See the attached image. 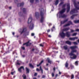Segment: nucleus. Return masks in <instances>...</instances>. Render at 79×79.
<instances>
[{
    "instance_id": "1",
    "label": "nucleus",
    "mask_w": 79,
    "mask_h": 79,
    "mask_svg": "<svg viewBox=\"0 0 79 79\" xmlns=\"http://www.w3.org/2000/svg\"><path fill=\"white\" fill-rule=\"evenodd\" d=\"M77 47L76 46H71L70 47V48L71 49L72 51L69 54V55L70 56H73V57H70V58L71 59H76V58H77V56L75 54H73V53H74V52H76L77 51L75 50H73L74 49H75L76 48H77Z\"/></svg>"
},
{
    "instance_id": "2",
    "label": "nucleus",
    "mask_w": 79,
    "mask_h": 79,
    "mask_svg": "<svg viewBox=\"0 0 79 79\" xmlns=\"http://www.w3.org/2000/svg\"><path fill=\"white\" fill-rule=\"evenodd\" d=\"M66 9V8L63 9L59 11V18H66L67 15L63 14V13H64L65 12Z\"/></svg>"
},
{
    "instance_id": "3",
    "label": "nucleus",
    "mask_w": 79,
    "mask_h": 79,
    "mask_svg": "<svg viewBox=\"0 0 79 79\" xmlns=\"http://www.w3.org/2000/svg\"><path fill=\"white\" fill-rule=\"evenodd\" d=\"M28 19V24H30V25L29 27L30 29H32L34 27V25L33 23H32L31 22L32 21V18L31 17V15H30Z\"/></svg>"
},
{
    "instance_id": "4",
    "label": "nucleus",
    "mask_w": 79,
    "mask_h": 79,
    "mask_svg": "<svg viewBox=\"0 0 79 79\" xmlns=\"http://www.w3.org/2000/svg\"><path fill=\"white\" fill-rule=\"evenodd\" d=\"M70 32L67 31L66 32V33H64L63 31H62L61 33H60V35L62 38H64L65 36H66L68 37H69L71 36L70 34Z\"/></svg>"
},
{
    "instance_id": "5",
    "label": "nucleus",
    "mask_w": 79,
    "mask_h": 79,
    "mask_svg": "<svg viewBox=\"0 0 79 79\" xmlns=\"http://www.w3.org/2000/svg\"><path fill=\"white\" fill-rule=\"evenodd\" d=\"M44 8H42L40 12V16L41 17L40 20L41 23L44 22Z\"/></svg>"
},
{
    "instance_id": "6",
    "label": "nucleus",
    "mask_w": 79,
    "mask_h": 79,
    "mask_svg": "<svg viewBox=\"0 0 79 79\" xmlns=\"http://www.w3.org/2000/svg\"><path fill=\"white\" fill-rule=\"evenodd\" d=\"M21 31L20 32V34H22L23 33H24L27 31V28L26 27H23L22 29H20Z\"/></svg>"
},
{
    "instance_id": "7",
    "label": "nucleus",
    "mask_w": 79,
    "mask_h": 79,
    "mask_svg": "<svg viewBox=\"0 0 79 79\" xmlns=\"http://www.w3.org/2000/svg\"><path fill=\"white\" fill-rule=\"evenodd\" d=\"M78 11L76 9H74L70 11V14L73 15V13H78Z\"/></svg>"
},
{
    "instance_id": "8",
    "label": "nucleus",
    "mask_w": 79,
    "mask_h": 79,
    "mask_svg": "<svg viewBox=\"0 0 79 79\" xmlns=\"http://www.w3.org/2000/svg\"><path fill=\"white\" fill-rule=\"evenodd\" d=\"M30 41H28L27 42L23 44V45H26V47H28V46H30V45H31V44H32V43H30Z\"/></svg>"
},
{
    "instance_id": "9",
    "label": "nucleus",
    "mask_w": 79,
    "mask_h": 79,
    "mask_svg": "<svg viewBox=\"0 0 79 79\" xmlns=\"http://www.w3.org/2000/svg\"><path fill=\"white\" fill-rule=\"evenodd\" d=\"M68 23H69L64 25L63 27H67V26H70L71 24H73V23L71 21H69Z\"/></svg>"
},
{
    "instance_id": "10",
    "label": "nucleus",
    "mask_w": 79,
    "mask_h": 79,
    "mask_svg": "<svg viewBox=\"0 0 79 79\" xmlns=\"http://www.w3.org/2000/svg\"><path fill=\"white\" fill-rule=\"evenodd\" d=\"M22 69H23V71H24V67L22 66L18 69V71L19 72V73H22V70H21Z\"/></svg>"
},
{
    "instance_id": "11",
    "label": "nucleus",
    "mask_w": 79,
    "mask_h": 79,
    "mask_svg": "<svg viewBox=\"0 0 79 79\" xmlns=\"http://www.w3.org/2000/svg\"><path fill=\"white\" fill-rule=\"evenodd\" d=\"M67 13H69V12L70 10V5L69 4H67Z\"/></svg>"
},
{
    "instance_id": "12",
    "label": "nucleus",
    "mask_w": 79,
    "mask_h": 79,
    "mask_svg": "<svg viewBox=\"0 0 79 79\" xmlns=\"http://www.w3.org/2000/svg\"><path fill=\"white\" fill-rule=\"evenodd\" d=\"M73 3L76 9V10H79V6L78 5H77V4H76L75 2H74Z\"/></svg>"
},
{
    "instance_id": "13",
    "label": "nucleus",
    "mask_w": 79,
    "mask_h": 79,
    "mask_svg": "<svg viewBox=\"0 0 79 79\" xmlns=\"http://www.w3.org/2000/svg\"><path fill=\"white\" fill-rule=\"evenodd\" d=\"M68 21V19H67L65 20H64L63 21H61L60 22V24L61 25L62 24H64V23H66Z\"/></svg>"
},
{
    "instance_id": "14",
    "label": "nucleus",
    "mask_w": 79,
    "mask_h": 79,
    "mask_svg": "<svg viewBox=\"0 0 79 79\" xmlns=\"http://www.w3.org/2000/svg\"><path fill=\"white\" fill-rule=\"evenodd\" d=\"M35 16L37 18V19L39 18V16H40L39 13L36 12L35 13Z\"/></svg>"
},
{
    "instance_id": "15",
    "label": "nucleus",
    "mask_w": 79,
    "mask_h": 79,
    "mask_svg": "<svg viewBox=\"0 0 79 79\" xmlns=\"http://www.w3.org/2000/svg\"><path fill=\"white\" fill-rule=\"evenodd\" d=\"M78 38L77 37H72V38H69V40H75L76 39H77Z\"/></svg>"
},
{
    "instance_id": "16",
    "label": "nucleus",
    "mask_w": 79,
    "mask_h": 79,
    "mask_svg": "<svg viewBox=\"0 0 79 79\" xmlns=\"http://www.w3.org/2000/svg\"><path fill=\"white\" fill-rule=\"evenodd\" d=\"M24 2H22L20 3H18L17 4V6L18 7H19V6H23V5H24Z\"/></svg>"
},
{
    "instance_id": "17",
    "label": "nucleus",
    "mask_w": 79,
    "mask_h": 79,
    "mask_svg": "<svg viewBox=\"0 0 79 79\" xmlns=\"http://www.w3.org/2000/svg\"><path fill=\"white\" fill-rule=\"evenodd\" d=\"M26 74H29V69L27 68V67H26Z\"/></svg>"
},
{
    "instance_id": "18",
    "label": "nucleus",
    "mask_w": 79,
    "mask_h": 79,
    "mask_svg": "<svg viewBox=\"0 0 79 79\" xmlns=\"http://www.w3.org/2000/svg\"><path fill=\"white\" fill-rule=\"evenodd\" d=\"M65 44H68L69 45H71V42L69 41V40H67L65 41Z\"/></svg>"
},
{
    "instance_id": "19",
    "label": "nucleus",
    "mask_w": 79,
    "mask_h": 79,
    "mask_svg": "<svg viewBox=\"0 0 79 79\" xmlns=\"http://www.w3.org/2000/svg\"><path fill=\"white\" fill-rule=\"evenodd\" d=\"M69 27H68V28H65L63 29L62 30L63 31H68L69 30Z\"/></svg>"
},
{
    "instance_id": "20",
    "label": "nucleus",
    "mask_w": 79,
    "mask_h": 79,
    "mask_svg": "<svg viewBox=\"0 0 79 79\" xmlns=\"http://www.w3.org/2000/svg\"><path fill=\"white\" fill-rule=\"evenodd\" d=\"M47 60L48 61V63H50V64H52V61L50 60L49 58H47Z\"/></svg>"
},
{
    "instance_id": "21",
    "label": "nucleus",
    "mask_w": 79,
    "mask_h": 79,
    "mask_svg": "<svg viewBox=\"0 0 79 79\" xmlns=\"http://www.w3.org/2000/svg\"><path fill=\"white\" fill-rule=\"evenodd\" d=\"M78 15L77 14H74L71 17V18L72 19H74V16H77Z\"/></svg>"
},
{
    "instance_id": "22",
    "label": "nucleus",
    "mask_w": 79,
    "mask_h": 79,
    "mask_svg": "<svg viewBox=\"0 0 79 79\" xmlns=\"http://www.w3.org/2000/svg\"><path fill=\"white\" fill-rule=\"evenodd\" d=\"M36 2H39V0H35ZM34 0H30V3H34Z\"/></svg>"
},
{
    "instance_id": "23",
    "label": "nucleus",
    "mask_w": 79,
    "mask_h": 79,
    "mask_svg": "<svg viewBox=\"0 0 79 79\" xmlns=\"http://www.w3.org/2000/svg\"><path fill=\"white\" fill-rule=\"evenodd\" d=\"M68 65H69V64H68V61H67L65 64V68H67L68 67Z\"/></svg>"
},
{
    "instance_id": "24",
    "label": "nucleus",
    "mask_w": 79,
    "mask_h": 79,
    "mask_svg": "<svg viewBox=\"0 0 79 79\" xmlns=\"http://www.w3.org/2000/svg\"><path fill=\"white\" fill-rule=\"evenodd\" d=\"M23 13H26V9L25 8H23Z\"/></svg>"
},
{
    "instance_id": "25",
    "label": "nucleus",
    "mask_w": 79,
    "mask_h": 79,
    "mask_svg": "<svg viewBox=\"0 0 79 79\" xmlns=\"http://www.w3.org/2000/svg\"><path fill=\"white\" fill-rule=\"evenodd\" d=\"M29 66L30 67V68H32L33 69L34 68V66H33V65H32V64L31 63L29 64Z\"/></svg>"
},
{
    "instance_id": "26",
    "label": "nucleus",
    "mask_w": 79,
    "mask_h": 79,
    "mask_svg": "<svg viewBox=\"0 0 79 79\" xmlns=\"http://www.w3.org/2000/svg\"><path fill=\"white\" fill-rule=\"evenodd\" d=\"M43 62H44V61L42 60L40 62V63L39 64L37 65V67H38L39 66H40V64H42V63H43Z\"/></svg>"
},
{
    "instance_id": "27",
    "label": "nucleus",
    "mask_w": 79,
    "mask_h": 79,
    "mask_svg": "<svg viewBox=\"0 0 79 79\" xmlns=\"http://www.w3.org/2000/svg\"><path fill=\"white\" fill-rule=\"evenodd\" d=\"M22 77H23V79H26V76L25 74H23L22 76Z\"/></svg>"
},
{
    "instance_id": "28",
    "label": "nucleus",
    "mask_w": 79,
    "mask_h": 79,
    "mask_svg": "<svg viewBox=\"0 0 79 79\" xmlns=\"http://www.w3.org/2000/svg\"><path fill=\"white\" fill-rule=\"evenodd\" d=\"M59 2V1H58V0H56V2L55 3V5H58V4Z\"/></svg>"
},
{
    "instance_id": "29",
    "label": "nucleus",
    "mask_w": 79,
    "mask_h": 79,
    "mask_svg": "<svg viewBox=\"0 0 79 79\" xmlns=\"http://www.w3.org/2000/svg\"><path fill=\"white\" fill-rule=\"evenodd\" d=\"M63 48L64 49V50H68V46H64L63 47Z\"/></svg>"
},
{
    "instance_id": "30",
    "label": "nucleus",
    "mask_w": 79,
    "mask_h": 79,
    "mask_svg": "<svg viewBox=\"0 0 79 79\" xmlns=\"http://www.w3.org/2000/svg\"><path fill=\"white\" fill-rule=\"evenodd\" d=\"M66 4H64L62 6V9H64L65 8V6H66Z\"/></svg>"
},
{
    "instance_id": "31",
    "label": "nucleus",
    "mask_w": 79,
    "mask_h": 79,
    "mask_svg": "<svg viewBox=\"0 0 79 79\" xmlns=\"http://www.w3.org/2000/svg\"><path fill=\"white\" fill-rule=\"evenodd\" d=\"M74 23H75L76 24V23H79V20H74Z\"/></svg>"
},
{
    "instance_id": "32",
    "label": "nucleus",
    "mask_w": 79,
    "mask_h": 79,
    "mask_svg": "<svg viewBox=\"0 0 79 79\" xmlns=\"http://www.w3.org/2000/svg\"><path fill=\"white\" fill-rule=\"evenodd\" d=\"M70 77H71V79H73L74 78V75L72 74L71 76H70Z\"/></svg>"
},
{
    "instance_id": "33",
    "label": "nucleus",
    "mask_w": 79,
    "mask_h": 79,
    "mask_svg": "<svg viewBox=\"0 0 79 79\" xmlns=\"http://www.w3.org/2000/svg\"><path fill=\"white\" fill-rule=\"evenodd\" d=\"M17 62L16 64L17 65H20L21 64H20V63H19V60H17Z\"/></svg>"
},
{
    "instance_id": "34",
    "label": "nucleus",
    "mask_w": 79,
    "mask_h": 79,
    "mask_svg": "<svg viewBox=\"0 0 79 79\" xmlns=\"http://www.w3.org/2000/svg\"><path fill=\"white\" fill-rule=\"evenodd\" d=\"M75 64L76 66H77L78 65V61H76L75 62Z\"/></svg>"
},
{
    "instance_id": "35",
    "label": "nucleus",
    "mask_w": 79,
    "mask_h": 79,
    "mask_svg": "<svg viewBox=\"0 0 79 79\" xmlns=\"http://www.w3.org/2000/svg\"><path fill=\"white\" fill-rule=\"evenodd\" d=\"M77 35V33H73L72 35V36H75V35Z\"/></svg>"
},
{
    "instance_id": "36",
    "label": "nucleus",
    "mask_w": 79,
    "mask_h": 79,
    "mask_svg": "<svg viewBox=\"0 0 79 79\" xmlns=\"http://www.w3.org/2000/svg\"><path fill=\"white\" fill-rule=\"evenodd\" d=\"M46 76L45 75H43L41 78L42 79L43 78H45Z\"/></svg>"
},
{
    "instance_id": "37",
    "label": "nucleus",
    "mask_w": 79,
    "mask_h": 79,
    "mask_svg": "<svg viewBox=\"0 0 79 79\" xmlns=\"http://www.w3.org/2000/svg\"><path fill=\"white\" fill-rule=\"evenodd\" d=\"M55 26H53L52 28L51 29V30L52 31H53V29H55Z\"/></svg>"
},
{
    "instance_id": "38",
    "label": "nucleus",
    "mask_w": 79,
    "mask_h": 79,
    "mask_svg": "<svg viewBox=\"0 0 79 79\" xmlns=\"http://www.w3.org/2000/svg\"><path fill=\"white\" fill-rule=\"evenodd\" d=\"M25 35H29V33L28 32H27L25 33Z\"/></svg>"
},
{
    "instance_id": "39",
    "label": "nucleus",
    "mask_w": 79,
    "mask_h": 79,
    "mask_svg": "<svg viewBox=\"0 0 79 79\" xmlns=\"http://www.w3.org/2000/svg\"><path fill=\"white\" fill-rule=\"evenodd\" d=\"M66 77H67L69 78V77H70V76L69 75H67L66 76Z\"/></svg>"
},
{
    "instance_id": "40",
    "label": "nucleus",
    "mask_w": 79,
    "mask_h": 79,
    "mask_svg": "<svg viewBox=\"0 0 79 79\" xmlns=\"http://www.w3.org/2000/svg\"><path fill=\"white\" fill-rule=\"evenodd\" d=\"M52 77H54V76H55V74L54 73H52Z\"/></svg>"
},
{
    "instance_id": "41",
    "label": "nucleus",
    "mask_w": 79,
    "mask_h": 79,
    "mask_svg": "<svg viewBox=\"0 0 79 79\" xmlns=\"http://www.w3.org/2000/svg\"><path fill=\"white\" fill-rule=\"evenodd\" d=\"M40 47H44V45H43L42 44H40Z\"/></svg>"
},
{
    "instance_id": "42",
    "label": "nucleus",
    "mask_w": 79,
    "mask_h": 79,
    "mask_svg": "<svg viewBox=\"0 0 79 79\" xmlns=\"http://www.w3.org/2000/svg\"><path fill=\"white\" fill-rule=\"evenodd\" d=\"M70 67L71 68H74V66H73L72 65H70Z\"/></svg>"
},
{
    "instance_id": "43",
    "label": "nucleus",
    "mask_w": 79,
    "mask_h": 79,
    "mask_svg": "<svg viewBox=\"0 0 79 79\" xmlns=\"http://www.w3.org/2000/svg\"><path fill=\"white\" fill-rule=\"evenodd\" d=\"M73 44L75 45H77V43L76 42H73Z\"/></svg>"
},
{
    "instance_id": "44",
    "label": "nucleus",
    "mask_w": 79,
    "mask_h": 79,
    "mask_svg": "<svg viewBox=\"0 0 79 79\" xmlns=\"http://www.w3.org/2000/svg\"><path fill=\"white\" fill-rule=\"evenodd\" d=\"M71 32H74L75 31L74 30H73L72 29L70 30Z\"/></svg>"
},
{
    "instance_id": "45",
    "label": "nucleus",
    "mask_w": 79,
    "mask_h": 79,
    "mask_svg": "<svg viewBox=\"0 0 79 79\" xmlns=\"http://www.w3.org/2000/svg\"><path fill=\"white\" fill-rule=\"evenodd\" d=\"M22 48L23 50H25V48L24 47H22Z\"/></svg>"
},
{
    "instance_id": "46",
    "label": "nucleus",
    "mask_w": 79,
    "mask_h": 79,
    "mask_svg": "<svg viewBox=\"0 0 79 79\" xmlns=\"http://www.w3.org/2000/svg\"><path fill=\"white\" fill-rule=\"evenodd\" d=\"M75 31H77V32H79V29H77L75 30Z\"/></svg>"
},
{
    "instance_id": "47",
    "label": "nucleus",
    "mask_w": 79,
    "mask_h": 79,
    "mask_svg": "<svg viewBox=\"0 0 79 79\" xmlns=\"http://www.w3.org/2000/svg\"><path fill=\"white\" fill-rule=\"evenodd\" d=\"M36 71H40V69H39L37 68V69H36Z\"/></svg>"
},
{
    "instance_id": "48",
    "label": "nucleus",
    "mask_w": 79,
    "mask_h": 79,
    "mask_svg": "<svg viewBox=\"0 0 79 79\" xmlns=\"http://www.w3.org/2000/svg\"><path fill=\"white\" fill-rule=\"evenodd\" d=\"M37 75V73H35V74L34 75V76H36Z\"/></svg>"
},
{
    "instance_id": "49",
    "label": "nucleus",
    "mask_w": 79,
    "mask_h": 79,
    "mask_svg": "<svg viewBox=\"0 0 79 79\" xmlns=\"http://www.w3.org/2000/svg\"><path fill=\"white\" fill-rule=\"evenodd\" d=\"M31 36H34V33H31Z\"/></svg>"
},
{
    "instance_id": "50",
    "label": "nucleus",
    "mask_w": 79,
    "mask_h": 79,
    "mask_svg": "<svg viewBox=\"0 0 79 79\" xmlns=\"http://www.w3.org/2000/svg\"><path fill=\"white\" fill-rule=\"evenodd\" d=\"M64 3V2H62L60 4V5H61V4H63Z\"/></svg>"
},
{
    "instance_id": "51",
    "label": "nucleus",
    "mask_w": 79,
    "mask_h": 79,
    "mask_svg": "<svg viewBox=\"0 0 79 79\" xmlns=\"http://www.w3.org/2000/svg\"><path fill=\"white\" fill-rule=\"evenodd\" d=\"M40 70L41 71L42 70V67L40 66Z\"/></svg>"
},
{
    "instance_id": "52",
    "label": "nucleus",
    "mask_w": 79,
    "mask_h": 79,
    "mask_svg": "<svg viewBox=\"0 0 79 79\" xmlns=\"http://www.w3.org/2000/svg\"><path fill=\"white\" fill-rule=\"evenodd\" d=\"M15 52H16V51H14V52H13L12 54H13V55H14V54H15Z\"/></svg>"
},
{
    "instance_id": "53",
    "label": "nucleus",
    "mask_w": 79,
    "mask_h": 79,
    "mask_svg": "<svg viewBox=\"0 0 79 79\" xmlns=\"http://www.w3.org/2000/svg\"><path fill=\"white\" fill-rule=\"evenodd\" d=\"M11 74H12V75H13V74H14V72H11Z\"/></svg>"
},
{
    "instance_id": "54",
    "label": "nucleus",
    "mask_w": 79,
    "mask_h": 79,
    "mask_svg": "<svg viewBox=\"0 0 79 79\" xmlns=\"http://www.w3.org/2000/svg\"><path fill=\"white\" fill-rule=\"evenodd\" d=\"M48 37L51 38L52 37V36H51V35H48Z\"/></svg>"
},
{
    "instance_id": "55",
    "label": "nucleus",
    "mask_w": 79,
    "mask_h": 79,
    "mask_svg": "<svg viewBox=\"0 0 79 79\" xmlns=\"http://www.w3.org/2000/svg\"><path fill=\"white\" fill-rule=\"evenodd\" d=\"M50 29H48L47 30L48 32H50Z\"/></svg>"
},
{
    "instance_id": "56",
    "label": "nucleus",
    "mask_w": 79,
    "mask_h": 79,
    "mask_svg": "<svg viewBox=\"0 0 79 79\" xmlns=\"http://www.w3.org/2000/svg\"><path fill=\"white\" fill-rule=\"evenodd\" d=\"M58 77V74H56V75L55 77Z\"/></svg>"
},
{
    "instance_id": "57",
    "label": "nucleus",
    "mask_w": 79,
    "mask_h": 79,
    "mask_svg": "<svg viewBox=\"0 0 79 79\" xmlns=\"http://www.w3.org/2000/svg\"><path fill=\"white\" fill-rule=\"evenodd\" d=\"M76 77H77H77H78V74L76 75Z\"/></svg>"
},
{
    "instance_id": "58",
    "label": "nucleus",
    "mask_w": 79,
    "mask_h": 79,
    "mask_svg": "<svg viewBox=\"0 0 79 79\" xmlns=\"http://www.w3.org/2000/svg\"><path fill=\"white\" fill-rule=\"evenodd\" d=\"M44 68H45V70H47V71L48 70V68L46 69V68L45 67Z\"/></svg>"
},
{
    "instance_id": "59",
    "label": "nucleus",
    "mask_w": 79,
    "mask_h": 79,
    "mask_svg": "<svg viewBox=\"0 0 79 79\" xmlns=\"http://www.w3.org/2000/svg\"><path fill=\"white\" fill-rule=\"evenodd\" d=\"M3 61H4V63H6V62H7V61L6 60H4Z\"/></svg>"
},
{
    "instance_id": "60",
    "label": "nucleus",
    "mask_w": 79,
    "mask_h": 79,
    "mask_svg": "<svg viewBox=\"0 0 79 79\" xmlns=\"http://www.w3.org/2000/svg\"><path fill=\"white\" fill-rule=\"evenodd\" d=\"M12 35H15V32H12Z\"/></svg>"
},
{
    "instance_id": "61",
    "label": "nucleus",
    "mask_w": 79,
    "mask_h": 79,
    "mask_svg": "<svg viewBox=\"0 0 79 79\" xmlns=\"http://www.w3.org/2000/svg\"><path fill=\"white\" fill-rule=\"evenodd\" d=\"M34 48L32 49L31 51L33 52V51H34Z\"/></svg>"
},
{
    "instance_id": "62",
    "label": "nucleus",
    "mask_w": 79,
    "mask_h": 79,
    "mask_svg": "<svg viewBox=\"0 0 79 79\" xmlns=\"http://www.w3.org/2000/svg\"><path fill=\"white\" fill-rule=\"evenodd\" d=\"M7 53H8V52H6L4 54V55H5V54H7Z\"/></svg>"
},
{
    "instance_id": "63",
    "label": "nucleus",
    "mask_w": 79,
    "mask_h": 79,
    "mask_svg": "<svg viewBox=\"0 0 79 79\" xmlns=\"http://www.w3.org/2000/svg\"><path fill=\"white\" fill-rule=\"evenodd\" d=\"M53 69L54 71H55V67H54Z\"/></svg>"
},
{
    "instance_id": "64",
    "label": "nucleus",
    "mask_w": 79,
    "mask_h": 79,
    "mask_svg": "<svg viewBox=\"0 0 79 79\" xmlns=\"http://www.w3.org/2000/svg\"><path fill=\"white\" fill-rule=\"evenodd\" d=\"M77 42H78V43H79V39L77 40Z\"/></svg>"
}]
</instances>
